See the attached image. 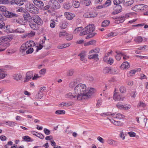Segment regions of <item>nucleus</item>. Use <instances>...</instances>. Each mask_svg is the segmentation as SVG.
<instances>
[{
  "mask_svg": "<svg viewBox=\"0 0 148 148\" xmlns=\"http://www.w3.org/2000/svg\"><path fill=\"white\" fill-rule=\"evenodd\" d=\"M33 74L32 72L29 71L27 72L26 74V77L24 82H28L29 80L33 77Z\"/></svg>",
  "mask_w": 148,
  "mask_h": 148,
  "instance_id": "11",
  "label": "nucleus"
},
{
  "mask_svg": "<svg viewBox=\"0 0 148 148\" xmlns=\"http://www.w3.org/2000/svg\"><path fill=\"white\" fill-rule=\"evenodd\" d=\"M32 21L38 25H41L43 23V22L41 18L38 15L35 16L33 18H31Z\"/></svg>",
  "mask_w": 148,
  "mask_h": 148,
  "instance_id": "8",
  "label": "nucleus"
},
{
  "mask_svg": "<svg viewBox=\"0 0 148 148\" xmlns=\"http://www.w3.org/2000/svg\"><path fill=\"white\" fill-rule=\"evenodd\" d=\"M116 53L117 54L115 56V58L117 60H120L121 58V56L124 55V54L122 52L119 51H116Z\"/></svg>",
  "mask_w": 148,
  "mask_h": 148,
  "instance_id": "15",
  "label": "nucleus"
},
{
  "mask_svg": "<svg viewBox=\"0 0 148 148\" xmlns=\"http://www.w3.org/2000/svg\"><path fill=\"white\" fill-rule=\"evenodd\" d=\"M131 108V106L130 105L127 104H123V110H128Z\"/></svg>",
  "mask_w": 148,
  "mask_h": 148,
  "instance_id": "52",
  "label": "nucleus"
},
{
  "mask_svg": "<svg viewBox=\"0 0 148 148\" xmlns=\"http://www.w3.org/2000/svg\"><path fill=\"white\" fill-rule=\"evenodd\" d=\"M101 115L103 116H106L108 115H111L114 118L120 119L123 118L125 117L124 115L118 113L113 114H111L109 112L104 113L101 114Z\"/></svg>",
  "mask_w": 148,
  "mask_h": 148,
  "instance_id": "4",
  "label": "nucleus"
},
{
  "mask_svg": "<svg viewBox=\"0 0 148 148\" xmlns=\"http://www.w3.org/2000/svg\"><path fill=\"white\" fill-rule=\"evenodd\" d=\"M5 123L6 125L10 127H13L15 125V123L13 121H5Z\"/></svg>",
  "mask_w": 148,
  "mask_h": 148,
  "instance_id": "35",
  "label": "nucleus"
},
{
  "mask_svg": "<svg viewBox=\"0 0 148 148\" xmlns=\"http://www.w3.org/2000/svg\"><path fill=\"white\" fill-rule=\"evenodd\" d=\"M140 4L136 5L132 8V10L137 12L139 10H141Z\"/></svg>",
  "mask_w": 148,
  "mask_h": 148,
  "instance_id": "25",
  "label": "nucleus"
},
{
  "mask_svg": "<svg viewBox=\"0 0 148 148\" xmlns=\"http://www.w3.org/2000/svg\"><path fill=\"white\" fill-rule=\"evenodd\" d=\"M148 47L147 45H145L144 46H141L140 47L138 48V49L139 50H145Z\"/></svg>",
  "mask_w": 148,
  "mask_h": 148,
  "instance_id": "55",
  "label": "nucleus"
},
{
  "mask_svg": "<svg viewBox=\"0 0 148 148\" xmlns=\"http://www.w3.org/2000/svg\"><path fill=\"white\" fill-rule=\"evenodd\" d=\"M1 46V47L3 51L10 45V43L8 42H7L6 43H4Z\"/></svg>",
  "mask_w": 148,
  "mask_h": 148,
  "instance_id": "33",
  "label": "nucleus"
},
{
  "mask_svg": "<svg viewBox=\"0 0 148 148\" xmlns=\"http://www.w3.org/2000/svg\"><path fill=\"white\" fill-rule=\"evenodd\" d=\"M143 40L142 38L140 36H138L136 37L134 39V41L136 43H141Z\"/></svg>",
  "mask_w": 148,
  "mask_h": 148,
  "instance_id": "24",
  "label": "nucleus"
},
{
  "mask_svg": "<svg viewBox=\"0 0 148 148\" xmlns=\"http://www.w3.org/2000/svg\"><path fill=\"white\" fill-rule=\"evenodd\" d=\"M48 4L50 6V7L56 10L60 8V5L59 2L56 0H50L49 1Z\"/></svg>",
  "mask_w": 148,
  "mask_h": 148,
  "instance_id": "5",
  "label": "nucleus"
},
{
  "mask_svg": "<svg viewBox=\"0 0 148 148\" xmlns=\"http://www.w3.org/2000/svg\"><path fill=\"white\" fill-rule=\"evenodd\" d=\"M90 18L95 17L97 16V13L94 12H90Z\"/></svg>",
  "mask_w": 148,
  "mask_h": 148,
  "instance_id": "49",
  "label": "nucleus"
},
{
  "mask_svg": "<svg viewBox=\"0 0 148 148\" xmlns=\"http://www.w3.org/2000/svg\"><path fill=\"white\" fill-rule=\"evenodd\" d=\"M56 23L54 19L51 20L50 21V27L52 28H54L55 27Z\"/></svg>",
  "mask_w": 148,
  "mask_h": 148,
  "instance_id": "45",
  "label": "nucleus"
},
{
  "mask_svg": "<svg viewBox=\"0 0 148 148\" xmlns=\"http://www.w3.org/2000/svg\"><path fill=\"white\" fill-rule=\"evenodd\" d=\"M78 83V82H77V81H76V79H74L73 82H71L70 83L69 86L71 88L73 87H74L75 85Z\"/></svg>",
  "mask_w": 148,
  "mask_h": 148,
  "instance_id": "39",
  "label": "nucleus"
},
{
  "mask_svg": "<svg viewBox=\"0 0 148 148\" xmlns=\"http://www.w3.org/2000/svg\"><path fill=\"white\" fill-rule=\"evenodd\" d=\"M65 113V111L62 110H56L55 112V113L56 114L58 115L64 114Z\"/></svg>",
  "mask_w": 148,
  "mask_h": 148,
  "instance_id": "37",
  "label": "nucleus"
},
{
  "mask_svg": "<svg viewBox=\"0 0 148 148\" xmlns=\"http://www.w3.org/2000/svg\"><path fill=\"white\" fill-rule=\"evenodd\" d=\"M130 66L129 63L127 62H125L123 63L121 66V67L124 69H127L130 68Z\"/></svg>",
  "mask_w": 148,
  "mask_h": 148,
  "instance_id": "19",
  "label": "nucleus"
},
{
  "mask_svg": "<svg viewBox=\"0 0 148 148\" xmlns=\"http://www.w3.org/2000/svg\"><path fill=\"white\" fill-rule=\"evenodd\" d=\"M31 8L28 10L29 12L32 14H36L38 13V9L33 5Z\"/></svg>",
  "mask_w": 148,
  "mask_h": 148,
  "instance_id": "13",
  "label": "nucleus"
},
{
  "mask_svg": "<svg viewBox=\"0 0 148 148\" xmlns=\"http://www.w3.org/2000/svg\"><path fill=\"white\" fill-rule=\"evenodd\" d=\"M23 17L25 20H26L28 18H29V17H31L29 14L28 12H27L23 14Z\"/></svg>",
  "mask_w": 148,
  "mask_h": 148,
  "instance_id": "47",
  "label": "nucleus"
},
{
  "mask_svg": "<svg viewBox=\"0 0 148 148\" xmlns=\"http://www.w3.org/2000/svg\"><path fill=\"white\" fill-rule=\"evenodd\" d=\"M68 24L65 21L61 22L59 25L60 27L62 29H64L68 26Z\"/></svg>",
  "mask_w": 148,
  "mask_h": 148,
  "instance_id": "22",
  "label": "nucleus"
},
{
  "mask_svg": "<svg viewBox=\"0 0 148 148\" xmlns=\"http://www.w3.org/2000/svg\"><path fill=\"white\" fill-rule=\"evenodd\" d=\"M13 22L15 23H16L18 24L21 25L23 24V21L20 19V18H14L13 20Z\"/></svg>",
  "mask_w": 148,
  "mask_h": 148,
  "instance_id": "30",
  "label": "nucleus"
},
{
  "mask_svg": "<svg viewBox=\"0 0 148 148\" xmlns=\"http://www.w3.org/2000/svg\"><path fill=\"white\" fill-rule=\"evenodd\" d=\"M7 17L9 18L17 17L18 16V15L17 14L8 11H7Z\"/></svg>",
  "mask_w": 148,
  "mask_h": 148,
  "instance_id": "16",
  "label": "nucleus"
},
{
  "mask_svg": "<svg viewBox=\"0 0 148 148\" xmlns=\"http://www.w3.org/2000/svg\"><path fill=\"white\" fill-rule=\"evenodd\" d=\"M134 3L133 0H124L123 3L126 6H129L132 5Z\"/></svg>",
  "mask_w": 148,
  "mask_h": 148,
  "instance_id": "20",
  "label": "nucleus"
},
{
  "mask_svg": "<svg viewBox=\"0 0 148 148\" xmlns=\"http://www.w3.org/2000/svg\"><path fill=\"white\" fill-rule=\"evenodd\" d=\"M46 72V69H41L39 72L40 75H44Z\"/></svg>",
  "mask_w": 148,
  "mask_h": 148,
  "instance_id": "51",
  "label": "nucleus"
},
{
  "mask_svg": "<svg viewBox=\"0 0 148 148\" xmlns=\"http://www.w3.org/2000/svg\"><path fill=\"white\" fill-rule=\"evenodd\" d=\"M86 86L85 85L80 84L75 88L74 92L77 96V98L80 100L87 99L88 96L86 95Z\"/></svg>",
  "mask_w": 148,
  "mask_h": 148,
  "instance_id": "1",
  "label": "nucleus"
},
{
  "mask_svg": "<svg viewBox=\"0 0 148 148\" xmlns=\"http://www.w3.org/2000/svg\"><path fill=\"white\" fill-rule=\"evenodd\" d=\"M66 36V40H71L73 38V36L71 34L68 35L67 34Z\"/></svg>",
  "mask_w": 148,
  "mask_h": 148,
  "instance_id": "63",
  "label": "nucleus"
},
{
  "mask_svg": "<svg viewBox=\"0 0 148 148\" xmlns=\"http://www.w3.org/2000/svg\"><path fill=\"white\" fill-rule=\"evenodd\" d=\"M71 5L69 2H66L64 3L63 5L64 8L66 9H69L71 7Z\"/></svg>",
  "mask_w": 148,
  "mask_h": 148,
  "instance_id": "26",
  "label": "nucleus"
},
{
  "mask_svg": "<svg viewBox=\"0 0 148 148\" xmlns=\"http://www.w3.org/2000/svg\"><path fill=\"white\" fill-rule=\"evenodd\" d=\"M23 139L25 141L27 142L32 141V140H31V138L28 136H25L23 138Z\"/></svg>",
  "mask_w": 148,
  "mask_h": 148,
  "instance_id": "50",
  "label": "nucleus"
},
{
  "mask_svg": "<svg viewBox=\"0 0 148 148\" xmlns=\"http://www.w3.org/2000/svg\"><path fill=\"white\" fill-rule=\"evenodd\" d=\"M27 0H11L10 3L11 5L16 4L18 5L21 6L24 4V2L26 1Z\"/></svg>",
  "mask_w": 148,
  "mask_h": 148,
  "instance_id": "6",
  "label": "nucleus"
},
{
  "mask_svg": "<svg viewBox=\"0 0 148 148\" xmlns=\"http://www.w3.org/2000/svg\"><path fill=\"white\" fill-rule=\"evenodd\" d=\"M35 44L33 41H29L26 42L25 43L23 44L20 48V51L21 52L23 53L25 50L28 49L26 51V53L27 54H29L32 53L34 51V49L32 47L35 46Z\"/></svg>",
  "mask_w": 148,
  "mask_h": 148,
  "instance_id": "2",
  "label": "nucleus"
},
{
  "mask_svg": "<svg viewBox=\"0 0 148 148\" xmlns=\"http://www.w3.org/2000/svg\"><path fill=\"white\" fill-rule=\"evenodd\" d=\"M110 21L109 20H105L102 22L101 26L103 27H106L109 25L110 24Z\"/></svg>",
  "mask_w": 148,
  "mask_h": 148,
  "instance_id": "27",
  "label": "nucleus"
},
{
  "mask_svg": "<svg viewBox=\"0 0 148 148\" xmlns=\"http://www.w3.org/2000/svg\"><path fill=\"white\" fill-rule=\"evenodd\" d=\"M98 54L96 53L95 54H93L89 56L88 58L89 59H93L94 60H98Z\"/></svg>",
  "mask_w": 148,
  "mask_h": 148,
  "instance_id": "32",
  "label": "nucleus"
},
{
  "mask_svg": "<svg viewBox=\"0 0 148 148\" xmlns=\"http://www.w3.org/2000/svg\"><path fill=\"white\" fill-rule=\"evenodd\" d=\"M44 132L47 135L51 133L49 130L45 128L44 129Z\"/></svg>",
  "mask_w": 148,
  "mask_h": 148,
  "instance_id": "58",
  "label": "nucleus"
},
{
  "mask_svg": "<svg viewBox=\"0 0 148 148\" xmlns=\"http://www.w3.org/2000/svg\"><path fill=\"white\" fill-rule=\"evenodd\" d=\"M73 103V102L72 101H69L65 102V106L68 107L72 106Z\"/></svg>",
  "mask_w": 148,
  "mask_h": 148,
  "instance_id": "57",
  "label": "nucleus"
},
{
  "mask_svg": "<svg viewBox=\"0 0 148 148\" xmlns=\"http://www.w3.org/2000/svg\"><path fill=\"white\" fill-rule=\"evenodd\" d=\"M7 74L6 72L3 71H0V79L4 78Z\"/></svg>",
  "mask_w": 148,
  "mask_h": 148,
  "instance_id": "31",
  "label": "nucleus"
},
{
  "mask_svg": "<svg viewBox=\"0 0 148 148\" xmlns=\"http://www.w3.org/2000/svg\"><path fill=\"white\" fill-rule=\"evenodd\" d=\"M78 56H80V60L81 61L84 60V58L86 56V54L85 52L82 51L78 55Z\"/></svg>",
  "mask_w": 148,
  "mask_h": 148,
  "instance_id": "28",
  "label": "nucleus"
},
{
  "mask_svg": "<svg viewBox=\"0 0 148 148\" xmlns=\"http://www.w3.org/2000/svg\"><path fill=\"white\" fill-rule=\"evenodd\" d=\"M73 6L75 8H78L79 6V3L78 1L73 2Z\"/></svg>",
  "mask_w": 148,
  "mask_h": 148,
  "instance_id": "48",
  "label": "nucleus"
},
{
  "mask_svg": "<svg viewBox=\"0 0 148 148\" xmlns=\"http://www.w3.org/2000/svg\"><path fill=\"white\" fill-rule=\"evenodd\" d=\"M74 70L71 69L68 70L67 72L66 75L68 76H72L74 73Z\"/></svg>",
  "mask_w": 148,
  "mask_h": 148,
  "instance_id": "34",
  "label": "nucleus"
},
{
  "mask_svg": "<svg viewBox=\"0 0 148 148\" xmlns=\"http://www.w3.org/2000/svg\"><path fill=\"white\" fill-rule=\"evenodd\" d=\"M10 1L8 0H0V4H8Z\"/></svg>",
  "mask_w": 148,
  "mask_h": 148,
  "instance_id": "43",
  "label": "nucleus"
},
{
  "mask_svg": "<svg viewBox=\"0 0 148 148\" xmlns=\"http://www.w3.org/2000/svg\"><path fill=\"white\" fill-rule=\"evenodd\" d=\"M146 106L145 104L142 101H140L138 104L137 107L138 108L142 107H145Z\"/></svg>",
  "mask_w": 148,
  "mask_h": 148,
  "instance_id": "41",
  "label": "nucleus"
},
{
  "mask_svg": "<svg viewBox=\"0 0 148 148\" xmlns=\"http://www.w3.org/2000/svg\"><path fill=\"white\" fill-rule=\"evenodd\" d=\"M95 30V27L93 24H89L85 27L83 30V31L80 33V36H82L89 34Z\"/></svg>",
  "mask_w": 148,
  "mask_h": 148,
  "instance_id": "3",
  "label": "nucleus"
},
{
  "mask_svg": "<svg viewBox=\"0 0 148 148\" xmlns=\"http://www.w3.org/2000/svg\"><path fill=\"white\" fill-rule=\"evenodd\" d=\"M14 79L16 80H21L22 78V76L20 74H16L13 76Z\"/></svg>",
  "mask_w": 148,
  "mask_h": 148,
  "instance_id": "29",
  "label": "nucleus"
},
{
  "mask_svg": "<svg viewBox=\"0 0 148 148\" xmlns=\"http://www.w3.org/2000/svg\"><path fill=\"white\" fill-rule=\"evenodd\" d=\"M16 32L19 33H23L25 32L24 30L21 28H19L16 29Z\"/></svg>",
  "mask_w": 148,
  "mask_h": 148,
  "instance_id": "44",
  "label": "nucleus"
},
{
  "mask_svg": "<svg viewBox=\"0 0 148 148\" xmlns=\"http://www.w3.org/2000/svg\"><path fill=\"white\" fill-rule=\"evenodd\" d=\"M95 91V89L93 88H90V89L88 88L86 89V95H87L88 97L87 99Z\"/></svg>",
  "mask_w": 148,
  "mask_h": 148,
  "instance_id": "10",
  "label": "nucleus"
},
{
  "mask_svg": "<svg viewBox=\"0 0 148 148\" xmlns=\"http://www.w3.org/2000/svg\"><path fill=\"white\" fill-rule=\"evenodd\" d=\"M0 11L3 12H5L6 11V8L3 6H0Z\"/></svg>",
  "mask_w": 148,
  "mask_h": 148,
  "instance_id": "61",
  "label": "nucleus"
},
{
  "mask_svg": "<svg viewBox=\"0 0 148 148\" xmlns=\"http://www.w3.org/2000/svg\"><path fill=\"white\" fill-rule=\"evenodd\" d=\"M65 98L71 99H74L75 100L80 101L79 99L77 98V96L74 92L73 93L69 92L66 94L65 96Z\"/></svg>",
  "mask_w": 148,
  "mask_h": 148,
  "instance_id": "7",
  "label": "nucleus"
},
{
  "mask_svg": "<svg viewBox=\"0 0 148 148\" xmlns=\"http://www.w3.org/2000/svg\"><path fill=\"white\" fill-rule=\"evenodd\" d=\"M110 71L112 73L114 74H117L119 72L118 70L116 68L111 69Z\"/></svg>",
  "mask_w": 148,
  "mask_h": 148,
  "instance_id": "46",
  "label": "nucleus"
},
{
  "mask_svg": "<svg viewBox=\"0 0 148 148\" xmlns=\"http://www.w3.org/2000/svg\"><path fill=\"white\" fill-rule=\"evenodd\" d=\"M120 91L121 93H125L126 91V88L123 86L121 87L120 88Z\"/></svg>",
  "mask_w": 148,
  "mask_h": 148,
  "instance_id": "54",
  "label": "nucleus"
},
{
  "mask_svg": "<svg viewBox=\"0 0 148 148\" xmlns=\"http://www.w3.org/2000/svg\"><path fill=\"white\" fill-rule=\"evenodd\" d=\"M141 6V10H145L147 8H148V6L147 5L144 4H140Z\"/></svg>",
  "mask_w": 148,
  "mask_h": 148,
  "instance_id": "62",
  "label": "nucleus"
},
{
  "mask_svg": "<svg viewBox=\"0 0 148 148\" xmlns=\"http://www.w3.org/2000/svg\"><path fill=\"white\" fill-rule=\"evenodd\" d=\"M33 2L34 4L38 7L41 8L44 6L43 2L41 1L33 0Z\"/></svg>",
  "mask_w": 148,
  "mask_h": 148,
  "instance_id": "12",
  "label": "nucleus"
},
{
  "mask_svg": "<svg viewBox=\"0 0 148 148\" xmlns=\"http://www.w3.org/2000/svg\"><path fill=\"white\" fill-rule=\"evenodd\" d=\"M123 104L118 103L116 105V106L120 109L123 110Z\"/></svg>",
  "mask_w": 148,
  "mask_h": 148,
  "instance_id": "59",
  "label": "nucleus"
},
{
  "mask_svg": "<svg viewBox=\"0 0 148 148\" xmlns=\"http://www.w3.org/2000/svg\"><path fill=\"white\" fill-rule=\"evenodd\" d=\"M82 27H78L76 28L74 30V32L75 33L79 32L81 31L82 29Z\"/></svg>",
  "mask_w": 148,
  "mask_h": 148,
  "instance_id": "60",
  "label": "nucleus"
},
{
  "mask_svg": "<svg viewBox=\"0 0 148 148\" xmlns=\"http://www.w3.org/2000/svg\"><path fill=\"white\" fill-rule=\"evenodd\" d=\"M67 33L66 32H60L59 34V36L61 37L67 36Z\"/></svg>",
  "mask_w": 148,
  "mask_h": 148,
  "instance_id": "53",
  "label": "nucleus"
},
{
  "mask_svg": "<svg viewBox=\"0 0 148 148\" xmlns=\"http://www.w3.org/2000/svg\"><path fill=\"white\" fill-rule=\"evenodd\" d=\"M25 4L26 9L27 10H29L31 7V6H33V4H31L30 2H28V0H27L26 1L24 2V4Z\"/></svg>",
  "mask_w": 148,
  "mask_h": 148,
  "instance_id": "23",
  "label": "nucleus"
},
{
  "mask_svg": "<svg viewBox=\"0 0 148 148\" xmlns=\"http://www.w3.org/2000/svg\"><path fill=\"white\" fill-rule=\"evenodd\" d=\"M97 33L96 32L91 33L90 34H89L88 35H87L86 37V39H89L90 38H92L95 36Z\"/></svg>",
  "mask_w": 148,
  "mask_h": 148,
  "instance_id": "38",
  "label": "nucleus"
},
{
  "mask_svg": "<svg viewBox=\"0 0 148 148\" xmlns=\"http://www.w3.org/2000/svg\"><path fill=\"white\" fill-rule=\"evenodd\" d=\"M128 134L131 137L135 136L136 134L135 132H129Z\"/></svg>",
  "mask_w": 148,
  "mask_h": 148,
  "instance_id": "64",
  "label": "nucleus"
},
{
  "mask_svg": "<svg viewBox=\"0 0 148 148\" xmlns=\"http://www.w3.org/2000/svg\"><path fill=\"white\" fill-rule=\"evenodd\" d=\"M43 93L40 91L37 94L36 98L37 99H40L43 97Z\"/></svg>",
  "mask_w": 148,
  "mask_h": 148,
  "instance_id": "42",
  "label": "nucleus"
},
{
  "mask_svg": "<svg viewBox=\"0 0 148 148\" xmlns=\"http://www.w3.org/2000/svg\"><path fill=\"white\" fill-rule=\"evenodd\" d=\"M111 69L108 67H106L103 70V73L106 74L108 73L111 71Z\"/></svg>",
  "mask_w": 148,
  "mask_h": 148,
  "instance_id": "36",
  "label": "nucleus"
},
{
  "mask_svg": "<svg viewBox=\"0 0 148 148\" xmlns=\"http://www.w3.org/2000/svg\"><path fill=\"white\" fill-rule=\"evenodd\" d=\"M110 121L113 124L117 126H121L122 124L121 122L119 121H116L113 119H109Z\"/></svg>",
  "mask_w": 148,
  "mask_h": 148,
  "instance_id": "21",
  "label": "nucleus"
},
{
  "mask_svg": "<svg viewBox=\"0 0 148 148\" xmlns=\"http://www.w3.org/2000/svg\"><path fill=\"white\" fill-rule=\"evenodd\" d=\"M107 143L110 145L116 146L117 145V142L112 139H109L107 141Z\"/></svg>",
  "mask_w": 148,
  "mask_h": 148,
  "instance_id": "17",
  "label": "nucleus"
},
{
  "mask_svg": "<svg viewBox=\"0 0 148 148\" xmlns=\"http://www.w3.org/2000/svg\"><path fill=\"white\" fill-rule=\"evenodd\" d=\"M64 15L65 17L68 20H72L74 16H73V14L68 12H65Z\"/></svg>",
  "mask_w": 148,
  "mask_h": 148,
  "instance_id": "18",
  "label": "nucleus"
},
{
  "mask_svg": "<svg viewBox=\"0 0 148 148\" xmlns=\"http://www.w3.org/2000/svg\"><path fill=\"white\" fill-rule=\"evenodd\" d=\"M29 25L32 29L36 30H38L39 29L40 26V25L34 23L32 20H31L29 22Z\"/></svg>",
  "mask_w": 148,
  "mask_h": 148,
  "instance_id": "9",
  "label": "nucleus"
},
{
  "mask_svg": "<svg viewBox=\"0 0 148 148\" xmlns=\"http://www.w3.org/2000/svg\"><path fill=\"white\" fill-rule=\"evenodd\" d=\"M122 0H114L113 2L114 5H118L121 3Z\"/></svg>",
  "mask_w": 148,
  "mask_h": 148,
  "instance_id": "56",
  "label": "nucleus"
},
{
  "mask_svg": "<svg viewBox=\"0 0 148 148\" xmlns=\"http://www.w3.org/2000/svg\"><path fill=\"white\" fill-rule=\"evenodd\" d=\"M10 37L7 36H4L1 37L2 41L3 42V43H6V42L9 40L10 39Z\"/></svg>",
  "mask_w": 148,
  "mask_h": 148,
  "instance_id": "40",
  "label": "nucleus"
},
{
  "mask_svg": "<svg viewBox=\"0 0 148 148\" xmlns=\"http://www.w3.org/2000/svg\"><path fill=\"white\" fill-rule=\"evenodd\" d=\"M114 99L116 101H122L123 100L124 98L119 95L117 92H115L113 96Z\"/></svg>",
  "mask_w": 148,
  "mask_h": 148,
  "instance_id": "14",
  "label": "nucleus"
}]
</instances>
